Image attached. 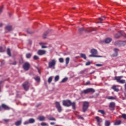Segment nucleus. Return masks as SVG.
<instances>
[{
    "instance_id": "9d476101",
    "label": "nucleus",
    "mask_w": 126,
    "mask_h": 126,
    "mask_svg": "<svg viewBox=\"0 0 126 126\" xmlns=\"http://www.w3.org/2000/svg\"><path fill=\"white\" fill-rule=\"evenodd\" d=\"M30 67V64L29 63H26L23 65V68L25 70H29Z\"/></svg>"
},
{
    "instance_id": "6e6d98bb",
    "label": "nucleus",
    "mask_w": 126,
    "mask_h": 126,
    "mask_svg": "<svg viewBox=\"0 0 126 126\" xmlns=\"http://www.w3.org/2000/svg\"><path fill=\"white\" fill-rule=\"evenodd\" d=\"M4 122H5V123L8 122H9V120L8 119H4L3 120Z\"/></svg>"
},
{
    "instance_id": "680f3d73",
    "label": "nucleus",
    "mask_w": 126,
    "mask_h": 126,
    "mask_svg": "<svg viewBox=\"0 0 126 126\" xmlns=\"http://www.w3.org/2000/svg\"><path fill=\"white\" fill-rule=\"evenodd\" d=\"M3 24L2 23H0V27H2Z\"/></svg>"
},
{
    "instance_id": "58836bf2",
    "label": "nucleus",
    "mask_w": 126,
    "mask_h": 126,
    "mask_svg": "<svg viewBox=\"0 0 126 126\" xmlns=\"http://www.w3.org/2000/svg\"><path fill=\"white\" fill-rule=\"evenodd\" d=\"M121 117L124 119V120H126V114H123L122 115Z\"/></svg>"
},
{
    "instance_id": "338daca9",
    "label": "nucleus",
    "mask_w": 126,
    "mask_h": 126,
    "mask_svg": "<svg viewBox=\"0 0 126 126\" xmlns=\"http://www.w3.org/2000/svg\"><path fill=\"white\" fill-rule=\"evenodd\" d=\"M72 8H73V9H75L76 8V7H73Z\"/></svg>"
},
{
    "instance_id": "a211bd4d",
    "label": "nucleus",
    "mask_w": 126,
    "mask_h": 126,
    "mask_svg": "<svg viewBox=\"0 0 126 126\" xmlns=\"http://www.w3.org/2000/svg\"><path fill=\"white\" fill-rule=\"evenodd\" d=\"M91 53L94 55H96V54L97 53V51L95 49H93L91 50Z\"/></svg>"
},
{
    "instance_id": "f8f14e48",
    "label": "nucleus",
    "mask_w": 126,
    "mask_h": 126,
    "mask_svg": "<svg viewBox=\"0 0 126 126\" xmlns=\"http://www.w3.org/2000/svg\"><path fill=\"white\" fill-rule=\"evenodd\" d=\"M95 120H96V122H97V126H100V123L102 122V119H99L98 116L95 117Z\"/></svg>"
},
{
    "instance_id": "393cba45",
    "label": "nucleus",
    "mask_w": 126,
    "mask_h": 126,
    "mask_svg": "<svg viewBox=\"0 0 126 126\" xmlns=\"http://www.w3.org/2000/svg\"><path fill=\"white\" fill-rule=\"evenodd\" d=\"M49 31L46 32L44 33L43 35V37L44 39L46 38V36L49 33Z\"/></svg>"
},
{
    "instance_id": "6ab92c4d",
    "label": "nucleus",
    "mask_w": 126,
    "mask_h": 126,
    "mask_svg": "<svg viewBox=\"0 0 126 126\" xmlns=\"http://www.w3.org/2000/svg\"><path fill=\"white\" fill-rule=\"evenodd\" d=\"M111 89H113L114 91H115L116 92H119V89L117 88L116 86H113L111 87Z\"/></svg>"
},
{
    "instance_id": "603ef678",
    "label": "nucleus",
    "mask_w": 126,
    "mask_h": 126,
    "mask_svg": "<svg viewBox=\"0 0 126 126\" xmlns=\"http://www.w3.org/2000/svg\"><path fill=\"white\" fill-rule=\"evenodd\" d=\"M91 84V82L89 81H88L86 83V84H85V85H90Z\"/></svg>"
},
{
    "instance_id": "20e7f679",
    "label": "nucleus",
    "mask_w": 126,
    "mask_h": 126,
    "mask_svg": "<svg viewBox=\"0 0 126 126\" xmlns=\"http://www.w3.org/2000/svg\"><path fill=\"white\" fill-rule=\"evenodd\" d=\"M89 107V103L87 101H85L83 103V112L85 113L88 109Z\"/></svg>"
},
{
    "instance_id": "3c124183",
    "label": "nucleus",
    "mask_w": 126,
    "mask_h": 126,
    "mask_svg": "<svg viewBox=\"0 0 126 126\" xmlns=\"http://www.w3.org/2000/svg\"><path fill=\"white\" fill-rule=\"evenodd\" d=\"M91 64V62H88L86 63V65H90Z\"/></svg>"
},
{
    "instance_id": "0e129e2a",
    "label": "nucleus",
    "mask_w": 126,
    "mask_h": 126,
    "mask_svg": "<svg viewBox=\"0 0 126 126\" xmlns=\"http://www.w3.org/2000/svg\"><path fill=\"white\" fill-rule=\"evenodd\" d=\"M124 95H125V97H126V93H124Z\"/></svg>"
},
{
    "instance_id": "13d9d810",
    "label": "nucleus",
    "mask_w": 126,
    "mask_h": 126,
    "mask_svg": "<svg viewBox=\"0 0 126 126\" xmlns=\"http://www.w3.org/2000/svg\"><path fill=\"white\" fill-rule=\"evenodd\" d=\"M42 48H47V46H44V45H42Z\"/></svg>"
},
{
    "instance_id": "774afa93",
    "label": "nucleus",
    "mask_w": 126,
    "mask_h": 126,
    "mask_svg": "<svg viewBox=\"0 0 126 126\" xmlns=\"http://www.w3.org/2000/svg\"><path fill=\"white\" fill-rule=\"evenodd\" d=\"M103 18H104V19H105V17H103Z\"/></svg>"
},
{
    "instance_id": "8fccbe9b",
    "label": "nucleus",
    "mask_w": 126,
    "mask_h": 126,
    "mask_svg": "<svg viewBox=\"0 0 126 126\" xmlns=\"http://www.w3.org/2000/svg\"><path fill=\"white\" fill-rule=\"evenodd\" d=\"M90 57H101V56H96V55H94V54H92V55H90Z\"/></svg>"
},
{
    "instance_id": "e433bc0d",
    "label": "nucleus",
    "mask_w": 126,
    "mask_h": 126,
    "mask_svg": "<svg viewBox=\"0 0 126 126\" xmlns=\"http://www.w3.org/2000/svg\"><path fill=\"white\" fill-rule=\"evenodd\" d=\"M77 118L79 119H81L82 120H84V118L82 117L81 115H77Z\"/></svg>"
},
{
    "instance_id": "2f4dec72",
    "label": "nucleus",
    "mask_w": 126,
    "mask_h": 126,
    "mask_svg": "<svg viewBox=\"0 0 126 126\" xmlns=\"http://www.w3.org/2000/svg\"><path fill=\"white\" fill-rule=\"evenodd\" d=\"M80 56H81V58H84V59L86 60L87 57H86V56L85 54H81Z\"/></svg>"
},
{
    "instance_id": "0eeeda50",
    "label": "nucleus",
    "mask_w": 126,
    "mask_h": 126,
    "mask_svg": "<svg viewBox=\"0 0 126 126\" xmlns=\"http://www.w3.org/2000/svg\"><path fill=\"white\" fill-rule=\"evenodd\" d=\"M56 107L57 108L58 112L61 113L62 111V107L61 106V104L59 102L57 101L56 102Z\"/></svg>"
},
{
    "instance_id": "c9c22d12",
    "label": "nucleus",
    "mask_w": 126,
    "mask_h": 126,
    "mask_svg": "<svg viewBox=\"0 0 126 126\" xmlns=\"http://www.w3.org/2000/svg\"><path fill=\"white\" fill-rule=\"evenodd\" d=\"M60 79V76L59 75H57L55 77V81L57 82Z\"/></svg>"
},
{
    "instance_id": "c03bdc74",
    "label": "nucleus",
    "mask_w": 126,
    "mask_h": 126,
    "mask_svg": "<svg viewBox=\"0 0 126 126\" xmlns=\"http://www.w3.org/2000/svg\"><path fill=\"white\" fill-rule=\"evenodd\" d=\"M10 64H11L12 65H16V64H17V62L16 61H14V63H10Z\"/></svg>"
},
{
    "instance_id": "ea45409f",
    "label": "nucleus",
    "mask_w": 126,
    "mask_h": 126,
    "mask_svg": "<svg viewBox=\"0 0 126 126\" xmlns=\"http://www.w3.org/2000/svg\"><path fill=\"white\" fill-rule=\"evenodd\" d=\"M59 62H60V63H63V62H64L63 59V58H60L59 59Z\"/></svg>"
},
{
    "instance_id": "aec40b11",
    "label": "nucleus",
    "mask_w": 126,
    "mask_h": 126,
    "mask_svg": "<svg viewBox=\"0 0 126 126\" xmlns=\"http://www.w3.org/2000/svg\"><path fill=\"white\" fill-rule=\"evenodd\" d=\"M104 125L105 126H111V122L109 120H105V122L104 123Z\"/></svg>"
},
{
    "instance_id": "49530a36",
    "label": "nucleus",
    "mask_w": 126,
    "mask_h": 126,
    "mask_svg": "<svg viewBox=\"0 0 126 126\" xmlns=\"http://www.w3.org/2000/svg\"><path fill=\"white\" fill-rule=\"evenodd\" d=\"M95 66H97L98 67L103 66V64H95Z\"/></svg>"
},
{
    "instance_id": "39448f33",
    "label": "nucleus",
    "mask_w": 126,
    "mask_h": 126,
    "mask_svg": "<svg viewBox=\"0 0 126 126\" xmlns=\"http://www.w3.org/2000/svg\"><path fill=\"white\" fill-rule=\"evenodd\" d=\"M56 64V61L55 59L51 60L48 63L49 67L50 68L53 67V66H55Z\"/></svg>"
},
{
    "instance_id": "09e8293b",
    "label": "nucleus",
    "mask_w": 126,
    "mask_h": 126,
    "mask_svg": "<svg viewBox=\"0 0 126 126\" xmlns=\"http://www.w3.org/2000/svg\"><path fill=\"white\" fill-rule=\"evenodd\" d=\"M98 19L100 20V22H97V23H102L101 21L104 20V19L101 18H98Z\"/></svg>"
},
{
    "instance_id": "4468645a",
    "label": "nucleus",
    "mask_w": 126,
    "mask_h": 126,
    "mask_svg": "<svg viewBox=\"0 0 126 126\" xmlns=\"http://www.w3.org/2000/svg\"><path fill=\"white\" fill-rule=\"evenodd\" d=\"M37 54L40 56H42L46 54V51L40 50L38 51Z\"/></svg>"
},
{
    "instance_id": "5701e85b",
    "label": "nucleus",
    "mask_w": 126,
    "mask_h": 126,
    "mask_svg": "<svg viewBox=\"0 0 126 126\" xmlns=\"http://www.w3.org/2000/svg\"><path fill=\"white\" fill-rule=\"evenodd\" d=\"M29 124H32L35 123V120L33 118L30 119L29 120Z\"/></svg>"
},
{
    "instance_id": "dca6fc26",
    "label": "nucleus",
    "mask_w": 126,
    "mask_h": 126,
    "mask_svg": "<svg viewBox=\"0 0 126 126\" xmlns=\"http://www.w3.org/2000/svg\"><path fill=\"white\" fill-rule=\"evenodd\" d=\"M119 51V50L118 49H117V48L114 49V51L115 53L113 54L112 55V56H113V57H116V56H118V51Z\"/></svg>"
},
{
    "instance_id": "bb28decb",
    "label": "nucleus",
    "mask_w": 126,
    "mask_h": 126,
    "mask_svg": "<svg viewBox=\"0 0 126 126\" xmlns=\"http://www.w3.org/2000/svg\"><path fill=\"white\" fill-rule=\"evenodd\" d=\"M70 59L68 57H67L65 59L66 65L67 66L69 63Z\"/></svg>"
},
{
    "instance_id": "4c0bfd02",
    "label": "nucleus",
    "mask_w": 126,
    "mask_h": 126,
    "mask_svg": "<svg viewBox=\"0 0 126 126\" xmlns=\"http://www.w3.org/2000/svg\"><path fill=\"white\" fill-rule=\"evenodd\" d=\"M53 77L52 76L50 77L48 80V83H51L52 81Z\"/></svg>"
},
{
    "instance_id": "f257e3e1",
    "label": "nucleus",
    "mask_w": 126,
    "mask_h": 126,
    "mask_svg": "<svg viewBox=\"0 0 126 126\" xmlns=\"http://www.w3.org/2000/svg\"><path fill=\"white\" fill-rule=\"evenodd\" d=\"M63 104L65 107H69L72 106L73 109H75L76 104L75 102H71L69 100H63Z\"/></svg>"
},
{
    "instance_id": "72a5a7b5",
    "label": "nucleus",
    "mask_w": 126,
    "mask_h": 126,
    "mask_svg": "<svg viewBox=\"0 0 126 126\" xmlns=\"http://www.w3.org/2000/svg\"><path fill=\"white\" fill-rule=\"evenodd\" d=\"M98 113H100V114H101L102 115H105V111L103 110H98Z\"/></svg>"
},
{
    "instance_id": "a19ab883",
    "label": "nucleus",
    "mask_w": 126,
    "mask_h": 126,
    "mask_svg": "<svg viewBox=\"0 0 126 126\" xmlns=\"http://www.w3.org/2000/svg\"><path fill=\"white\" fill-rule=\"evenodd\" d=\"M41 126H48V124H46V123H42L41 124Z\"/></svg>"
},
{
    "instance_id": "a18cd8bd",
    "label": "nucleus",
    "mask_w": 126,
    "mask_h": 126,
    "mask_svg": "<svg viewBox=\"0 0 126 126\" xmlns=\"http://www.w3.org/2000/svg\"><path fill=\"white\" fill-rule=\"evenodd\" d=\"M5 50L2 48V47H0V52H4Z\"/></svg>"
},
{
    "instance_id": "b1692460",
    "label": "nucleus",
    "mask_w": 126,
    "mask_h": 126,
    "mask_svg": "<svg viewBox=\"0 0 126 126\" xmlns=\"http://www.w3.org/2000/svg\"><path fill=\"white\" fill-rule=\"evenodd\" d=\"M112 41V39L110 38H107L105 39V43H109Z\"/></svg>"
},
{
    "instance_id": "864d4df0",
    "label": "nucleus",
    "mask_w": 126,
    "mask_h": 126,
    "mask_svg": "<svg viewBox=\"0 0 126 126\" xmlns=\"http://www.w3.org/2000/svg\"><path fill=\"white\" fill-rule=\"evenodd\" d=\"M2 10H3V6H1V7L0 8V14L2 13Z\"/></svg>"
},
{
    "instance_id": "4d7b16f0",
    "label": "nucleus",
    "mask_w": 126,
    "mask_h": 126,
    "mask_svg": "<svg viewBox=\"0 0 126 126\" xmlns=\"http://www.w3.org/2000/svg\"><path fill=\"white\" fill-rule=\"evenodd\" d=\"M3 109V107H2V105H1V106H0V111H1Z\"/></svg>"
},
{
    "instance_id": "c756f323",
    "label": "nucleus",
    "mask_w": 126,
    "mask_h": 126,
    "mask_svg": "<svg viewBox=\"0 0 126 126\" xmlns=\"http://www.w3.org/2000/svg\"><path fill=\"white\" fill-rule=\"evenodd\" d=\"M32 54L31 53H28L26 54V56L27 59H30L32 57Z\"/></svg>"
},
{
    "instance_id": "1a4fd4ad",
    "label": "nucleus",
    "mask_w": 126,
    "mask_h": 126,
    "mask_svg": "<svg viewBox=\"0 0 126 126\" xmlns=\"http://www.w3.org/2000/svg\"><path fill=\"white\" fill-rule=\"evenodd\" d=\"M23 86L25 89V90H26V91H28V90H29V83L28 82H26L25 83H24L23 84Z\"/></svg>"
},
{
    "instance_id": "79ce46f5",
    "label": "nucleus",
    "mask_w": 126,
    "mask_h": 126,
    "mask_svg": "<svg viewBox=\"0 0 126 126\" xmlns=\"http://www.w3.org/2000/svg\"><path fill=\"white\" fill-rule=\"evenodd\" d=\"M49 120L53 121H56V119L53 118V117L49 118Z\"/></svg>"
},
{
    "instance_id": "f3484780",
    "label": "nucleus",
    "mask_w": 126,
    "mask_h": 126,
    "mask_svg": "<svg viewBox=\"0 0 126 126\" xmlns=\"http://www.w3.org/2000/svg\"><path fill=\"white\" fill-rule=\"evenodd\" d=\"M2 107H3V109L5 110H9L10 108L7 106L6 105L4 104H2Z\"/></svg>"
},
{
    "instance_id": "37998d69",
    "label": "nucleus",
    "mask_w": 126,
    "mask_h": 126,
    "mask_svg": "<svg viewBox=\"0 0 126 126\" xmlns=\"http://www.w3.org/2000/svg\"><path fill=\"white\" fill-rule=\"evenodd\" d=\"M33 59L35 60H38L39 59V57H38L36 55H35L34 57H33Z\"/></svg>"
},
{
    "instance_id": "c85d7f7f",
    "label": "nucleus",
    "mask_w": 126,
    "mask_h": 126,
    "mask_svg": "<svg viewBox=\"0 0 126 126\" xmlns=\"http://www.w3.org/2000/svg\"><path fill=\"white\" fill-rule=\"evenodd\" d=\"M34 79L37 81V82H40V78L39 76H36L34 78Z\"/></svg>"
},
{
    "instance_id": "ddd939ff",
    "label": "nucleus",
    "mask_w": 126,
    "mask_h": 126,
    "mask_svg": "<svg viewBox=\"0 0 126 126\" xmlns=\"http://www.w3.org/2000/svg\"><path fill=\"white\" fill-rule=\"evenodd\" d=\"M121 124H122L121 120H116L114 123V126H119Z\"/></svg>"
},
{
    "instance_id": "cd10ccee",
    "label": "nucleus",
    "mask_w": 126,
    "mask_h": 126,
    "mask_svg": "<svg viewBox=\"0 0 126 126\" xmlns=\"http://www.w3.org/2000/svg\"><path fill=\"white\" fill-rule=\"evenodd\" d=\"M106 99H108V100H115L116 97L114 96H107Z\"/></svg>"
},
{
    "instance_id": "de8ad7c7",
    "label": "nucleus",
    "mask_w": 126,
    "mask_h": 126,
    "mask_svg": "<svg viewBox=\"0 0 126 126\" xmlns=\"http://www.w3.org/2000/svg\"><path fill=\"white\" fill-rule=\"evenodd\" d=\"M126 45V41H122V46H125Z\"/></svg>"
},
{
    "instance_id": "f03ea898",
    "label": "nucleus",
    "mask_w": 126,
    "mask_h": 126,
    "mask_svg": "<svg viewBox=\"0 0 126 126\" xmlns=\"http://www.w3.org/2000/svg\"><path fill=\"white\" fill-rule=\"evenodd\" d=\"M95 90L93 88H88L81 91V94H88L89 93H95Z\"/></svg>"
},
{
    "instance_id": "bf43d9fd",
    "label": "nucleus",
    "mask_w": 126,
    "mask_h": 126,
    "mask_svg": "<svg viewBox=\"0 0 126 126\" xmlns=\"http://www.w3.org/2000/svg\"><path fill=\"white\" fill-rule=\"evenodd\" d=\"M50 124H51V125H52V126H54V125H55V123H54V122H51V123H50Z\"/></svg>"
},
{
    "instance_id": "052dcab7",
    "label": "nucleus",
    "mask_w": 126,
    "mask_h": 126,
    "mask_svg": "<svg viewBox=\"0 0 126 126\" xmlns=\"http://www.w3.org/2000/svg\"><path fill=\"white\" fill-rule=\"evenodd\" d=\"M124 86H125V90L126 91V82Z\"/></svg>"
},
{
    "instance_id": "a878e982",
    "label": "nucleus",
    "mask_w": 126,
    "mask_h": 126,
    "mask_svg": "<svg viewBox=\"0 0 126 126\" xmlns=\"http://www.w3.org/2000/svg\"><path fill=\"white\" fill-rule=\"evenodd\" d=\"M27 32L29 34H32L34 32V31H32L31 29H28L27 30Z\"/></svg>"
},
{
    "instance_id": "7ed1b4c3",
    "label": "nucleus",
    "mask_w": 126,
    "mask_h": 126,
    "mask_svg": "<svg viewBox=\"0 0 126 126\" xmlns=\"http://www.w3.org/2000/svg\"><path fill=\"white\" fill-rule=\"evenodd\" d=\"M121 78H123V76H115L114 77V80H116L117 82H118V83L124 84V83H126V80H121Z\"/></svg>"
},
{
    "instance_id": "69168bd1",
    "label": "nucleus",
    "mask_w": 126,
    "mask_h": 126,
    "mask_svg": "<svg viewBox=\"0 0 126 126\" xmlns=\"http://www.w3.org/2000/svg\"><path fill=\"white\" fill-rule=\"evenodd\" d=\"M124 36L126 38V34H125Z\"/></svg>"
},
{
    "instance_id": "6e6552de",
    "label": "nucleus",
    "mask_w": 126,
    "mask_h": 126,
    "mask_svg": "<svg viewBox=\"0 0 126 126\" xmlns=\"http://www.w3.org/2000/svg\"><path fill=\"white\" fill-rule=\"evenodd\" d=\"M84 31H85V32H91L92 31H94L95 30L94 29H93V30L89 31L88 30H84V28H79V32L80 33H81L82 32H83Z\"/></svg>"
},
{
    "instance_id": "4be33fe9",
    "label": "nucleus",
    "mask_w": 126,
    "mask_h": 126,
    "mask_svg": "<svg viewBox=\"0 0 126 126\" xmlns=\"http://www.w3.org/2000/svg\"><path fill=\"white\" fill-rule=\"evenodd\" d=\"M5 29L8 31H10L12 29V27L11 25H8L5 27Z\"/></svg>"
},
{
    "instance_id": "f704fd0d",
    "label": "nucleus",
    "mask_w": 126,
    "mask_h": 126,
    "mask_svg": "<svg viewBox=\"0 0 126 126\" xmlns=\"http://www.w3.org/2000/svg\"><path fill=\"white\" fill-rule=\"evenodd\" d=\"M68 78H64L63 79L62 81H61V83H64V82H66L67 81Z\"/></svg>"
},
{
    "instance_id": "423d86ee",
    "label": "nucleus",
    "mask_w": 126,
    "mask_h": 126,
    "mask_svg": "<svg viewBox=\"0 0 126 126\" xmlns=\"http://www.w3.org/2000/svg\"><path fill=\"white\" fill-rule=\"evenodd\" d=\"M116 107V104L114 102H111L109 103V109L111 111H113L115 110V108Z\"/></svg>"
},
{
    "instance_id": "5fc2aeb1",
    "label": "nucleus",
    "mask_w": 126,
    "mask_h": 126,
    "mask_svg": "<svg viewBox=\"0 0 126 126\" xmlns=\"http://www.w3.org/2000/svg\"><path fill=\"white\" fill-rule=\"evenodd\" d=\"M29 124H30L29 121H26V122L24 123V125H29Z\"/></svg>"
},
{
    "instance_id": "2eb2a0df",
    "label": "nucleus",
    "mask_w": 126,
    "mask_h": 126,
    "mask_svg": "<svg viewBox=\"0 0 126 126\" xmlns=\"http://www.w3.org/2000/svg\"><path fill=\"white\" fill-rule=\"evenodd\" d=\"M122 41L119 40V41H115L114 43V44L116 46H122Z\"/></svg>"
},
{
    "instance_id": "473e14b6",
    "label": "nucleus",
    "mask_w": 126,
    "mask_h": 126,
    "mask_svg": "<svg viewBox=\"0 0 126 126\" xmlns=\"http://www.w3.org/2000/svg\"><path fill=\"white\" fill-rule=\"evenodd\" d=\"M7 54L9 55V57H10L11 56V51H10V49L9 48L7 49Z\"/></svg>"
},
{
    "instance_id": "9b49d317",
    "label": "nucleus",
    "mask_w": 126,
    "mask_h": 126,
    "mask_svg": "<svg viewBox=\"0 0 126 126\" xmlns=\"http://www.w3.org/2000/svg\"><path fill=\"white\" fill-rule=\"evenodd\" d=\"M123 35V31H120L117 34H116L115 35L114 37L115 38H120Z\"/></svg>"
},
{
    "instance_id": "412c9836",
    "label": "nucleus",
    "mask_w": 126,
    "mask_h": 126,
    "mask_svg": "<svg viewBox=\"0 0 126 126\" xmlns=\"http://www.w3.org/2000/svg\"><path fill=\"white\" fill-rule=\"evenodd\" d=\"M38 120L41 122L44 121L45 120V117L44 116H39L38 118Z\"/></svg>"
},
{
    "instance_id": "7c9ffc66",
    "label": "nucleus",
    "mask_w": 126,
    "mask_h": 126,
    "mask_svg": "<svg viewBox=\"0 0 126 126\" xmlns=\"http://www.w3.org/2000/svg\"><path fill=\"white\" fill-rule=\"evenodd\" d=\"M21 124V121H18L16 123L15 125L16 126H20Z\"/></svg>"
},
{
    "instance_id": "e2e57ef3",
    "label": "nucleus",
    "mask_w": 126,
    "mask_h": 126,
    "mask_svg": "<svg viewBox=\"0 0 126 126\" xmlns=\"http://www.w3.org/2000/svg\"><path fill=\"white\" fill-rule=\"evenodd\" d=\"M2 83V81H0V85H1V84Z\"/></svg>"
}]
</instances>
